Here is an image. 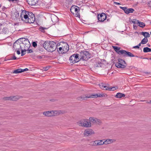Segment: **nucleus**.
<instances>
[{
	"label": "nucleus",
	"mask_w": 151,
	"mask_h": 151,
	"mask_svg": "<svg viewBox=\"0 0 151 151\" xmlns=\"http://www.w3.org/2000/svg\"><path fill=\"white\" fill-rule=\"evenodd\" d=\"M44 48L49 52H52L56 49V44L54 41H46L43 44Z\"/></svg>",
	"instance_id": "f257e3e1"
},
{
	"label": "nucleus",
	"mask_w": 151,
	"mask_h": 151,
	"mask_svg": "<svg viewBox=\"0 0 151 151\" xmlns=\"http://www.w3.org/2000/svg\"><path fill=\"white\" fill-rule=\"evenodd\" d=\"M80 57V60H87L90 58L91 54L88 51H81L78 54Z\"/></svg>",
	"instance_id": "f03ea898"
},
{
	"label": "nucleus",
	"mask_w": 151,
	"mask_h": 151,
	"mask_svg": "<svg viewBox=\"0 0 151 151\" xmlns=\"http://www.w3.org/2000/svg\"><path fill=\"white\" fill-rule=\"evenodd\" d=\"M19 41H20L21 42H22V44L23 45H24V49L27 50H28L29 49L30 45L29 40L28 39L24 38H20L16 41L14 44L16 45V44H17V45H18L17 42H19Z\"/></svg>",
	"instance_id": "7ed1b4c3"
},
{
	"label": "nucleus",
	"mask_w": 151,
	"mask_h": 151,
	"mask_svg": "<svg viewBox=\"0 0 151 151\" xmlns=\"http://www.w3.org/2000/svg\"><path fill=\"white\" fill-rule=\"evenodd\" d=\"M78 124L80 126L86 127H89L91 126V123L89 122V120L87 119L81 120L78 122Z\"/></svg>",
	"instance_id": "20e7f679"
},
{
	"label": "nucleus",
	"mask_w": 151,
	"mask_h": 151,
	"mask_svg": "<svg viewBox=\"0 0 151 151\" xmlns=\"http://www.w3.org/2000/svg\"><path fill=\"white\" fill-rule=\"evenodd\" d=\"M118 63L115 64V66L117 68L123 69L126 67L127 64L124 60L120 58L118 59Z\"/></svg>",
	"instance_id": "39448f33"
},
{
	"label": "nucleus",
	"mask_w": 151,
	"mask_h": 151,
	"mask_svg": "<svg viewBox=\"0 0 151 151\" xmlns=\"http://www.w3.org/2000/svg\"><path fill=\"white\" fill-rule=\"evenodd\" d=\"M78 54L73 55L69 58V60L70 63H75L79 61L80 60Z\"/></svg>",
	"instance_id": "423d86ee"
},
{
	"label": "nucleus",
	"mask_w": 151,
	"mask_h": 151,
	"mask_svg": "<svg viewBox=\"0 0 151 151\" xmlns=\"http://www.w3.org/2000/svg\"><path fill=\"white\" fill-rule=\"evenodd\" d=\"M27 15L28 17L26 18L27 19V23H33L35 21V15L33 14L31 12H29L27 14Z\"/></svg>",
	"instance_id": "0eeeda50"
},
{
	"label": "nucleus",
	"mask_w": 151,
	"mask_h": 151,
	"mask_svg": "<svg viewBox=\"0 0 151 151\" xmlns=\"http://www.w3.org/2000/svg\"><path fill=\"white\" fill-rule=\"evenodd\" d=\"M80 10L79 8L77 6H72L70 9V11L71 13L74 14V12H75V16L76 17H80V14L79 12Z\"/></svg>",
	"instance_id": "6e6552de"
},
{
	"label": "nucleus",
	"mask_w": 151,
	"mask_h": 151,
	"mask_svg": "<svg viewBox=\"0 0 151 151\" xmlns=\"http://www.w3.org/2000/svg\"><path fill=\"white\" fill-rule=\"evenodd\" d=\"M97 17L99 22H103L106 19L107 16L105 13L103 12L98 14Z\"/></svg>",
	"instance_id": "1a4fd4ad"
},
{
	"label": "nucleus",
	"mask_w": 151,
	"mask_h": 151,
	"mask_svg": "<svg viewBox=\"0 0 151 151\" xmlns=\"http://www.w3.org/2000/svg\"><path fill=\"white\" fill-rule=\"evenodd\" d=\"M106 61L104 60H101V61H98L94 64V67L95 68L104 67L105 66V63H104Z\"/></svg>",
	"instance_id": "9d476101"
},
{
	"label": "nucleus",
	"mask_w": 151,
	"mask_h": 151,
	"mask_svg": "<svg viewBox=\"0 0 151 151\" xmlns=\"http://www.w3.org/2000/svg\"><path fill=\"white\" fill-rule=\"evenodd\" d=\"M43 114L46 116H56L54 114V112L53 111H49L44 112L43 113Z\"/></svg>",
	"instance_id": "9b49d317"
},
{
	"label": "nucleus",
	"mask_w": 151,
	"mask_h": 151,
	"mask_svg": "<svg viewBox=\"0 0 151 151\" xmlns=\"http://www.w3.org/2000/svg\"><path fill=\"white\" fill-rule=\"evenodd\" d=\"M94 132L92 129H88L85 130L84 135L86 136H88L94 134Z\"/></svg>",
	"instance_id": "f8f14e48"
},
{
	"label": "nucleus",
	"mask_w": 151,
	"mask_h": 151,
	"mask_svg": "<svg viewBox=\"0 0 151 151\" xmlns=\"http://www.w3.org/2000/svg\"><path fill=\"white\" fill-rule=\"evenodd\" d=\"M90 97L89 95H83L77 97V99L78 100L83 101L86 100L87 98H89Z\"/></svg>",
	"instance_id": "ddd939ff"
},
{
	"label": "nucleus",
	"mask_w": 151,
	"mask_h": 151,
	"mask_svg": "<svg viewBox=\"0 0 151 151\" xmlns=\"http://www.w3.org/2000/svg\"><path fill=\"white\" fill-rule=\"evenodd\" d=\"M62 46L63 49V53H65L67 52L69 49V46L68 44L66 42H65Z\"/></svg>",
	"instance_id": "4468645a"
},
{
	"label": "nucleus",
	"mask_w": 151,
	"mask_h": 151,
	"mask_svg": "<svg viewBox=\"0 0 151 151\" xmlns=\"http://www.w3.org/2000/svg\"><path fill=\"white\" fill-rule=\"evenodd\" d=\"M28 3L31 6L35 5L37 2V0H26Z\"/></svg>",
	"instance_id": "2eb2a0df"
},
{
	"label": "nucleus",
	"mask_w": 151,
	"mask_h": 151,
	"mask_svg": "<svg viewBox=\"0 0 151 151\" xmlns=\"http://www.w3.org/2000/svg\"><path fill=\"white\" fill-rule=\"evenodd\" d=\"M28 13H29L28 12L24 10H22V12L20 14V19H21L22 18H23L25 16V15H27Z\"/></svg>",
	"instance_id": "dca6fc26"
},
{
	"label": "nucleus",
	"mask_w": 151,
	"mask_h": 151,
	"mask_svg": "<svg viewBox=\"0 0 151 151\" xmlns=\"http://www.w3.org/2000/svg\"><path fill=\"white\" fill-rule=\"evenodd\" d=\"M112 47L118 54L120 55L121 50H120V49H121L120 47L116 46H112Z\"/></svg>",
	"instance_id": "f3484780"
},
{
	"label": "nucleus",
	"mask_w": 151,
	"mask_h": 151,
	"mask_svg": "<svg viewBox=\"0 0 151 151\" xmlns=\"http://www.w3.org/2000/svg\"><path fill=\"white\" fill-rule=\"evenodd\" d=\"M6 100H11L12 101H17L19 99V97L18 96H14L12 97H9L6 98Z\"/></svg>",
	"instance_id": "a211bd4d"
},
{
	"label": "nucleus",
	"mask_w": 151,
	"mask_h": 151,
	"mask_svg": "<svg viewBox=\"0 0 151 151\" xmlns=\"http://www.w3.org/2000/svg\"><path fill=\"white\" fill-rule=\"evenodd\" d=\"M98 121L97 119L96 118L93 117H90L89 119V121L91 123L94 124L97 122V121Z\"/></svg>",
	"instance_id": "6ab92c4d"
},
{
	"label": "nucleus",
	"mask_w": 151,
	"mask_h": 151,
	"mask_svg": "<svg viewBox=\"0 0 151 151\" xmlns=\"http://www.w3.org/2000/svg\"><path fill=\"white\" fill-rule=\"evenodd\" d=\"M89 95L90 97V98H97L100 97V93L91 94Z\"/></svg>",
	"instance_id": "aec40b11"
},
{
	"label": "nucleus",
	"mask_w": 151,
	"mask_h": 151,
	"mask_svg": "<svg viewBox=\"0 0 151 151\" xmlns=\"http://www.w3.org/2000/svg\"><path fill=\"white\" fill-rule=\"evenodd\" d=\"M125 95L124 94L118 93L116 94L115 96V97L117 98H120L122 97H125Z\"/></svg>",
	"instance_id": "412c9836"
},
{
	"label": "nucleus",
	"mask_w": 151,
	"mask_h": 151,
	"mask_svg": "<svg viewBox=\"0 0 151 151\" xmlns=\"http://www.w3.org/2000/svg\"><path fill=\"white\" fill-rule=\"evenodd\" d=\"M14 15L15 17V19H14L17 20L18 19H20V18H19V13L18 11L15 12L14 13Z\"/></svg>",
	"instance_id": "4be33fe9"
},
{
	"label": "nucleus",
	"mask_w": 151,
	"mask_h": 151,
	"mask_svg": "<svg viewBox=\"0 0 151 151\" xmlns=\"http://www.w3.org/2000/svg\"><path fill=\"white\" fill-rule=\"evenodd\" d=\"M134 11V9L132 8L128 9L127 8L126 9V11L125 12V13L127 14H128L129 13H133Z\"/></svg>",
	"instance_id": "5701e85b"
},
{
	"label": "nucleus",
	"mask_w": 151,
	"mask_h": 151,
	"mask_svg": "<svg viewBox=\"0 0 151 151\" xmlns=\"http://www.w3.org/2000/svg\"><path fill=\"white\" fill-rule=\"evenodd\" d=\"M128 51L124 50H121L120 55H122L124 57L127 56Z\"/></svg>",
	"instance_id": "b1692460"
},
{
	"label": "nucleus",
	"mask_w": 151,
	"mask_h": 151,
	"mask_svg": "<svg viewBox=\"0 0 151 151\" xmlns=\"http://www.w3.org/2000/svg\"><path fill=\"white\" fill-rule=\"evenodd\" d=\"M141 34L143 35L145 38H147V37H150V34L149 33L146 32H141Z\"/></svg>",
	"instance_id": "393cba45"
},
{
	"label": "nucleus",
	"mask_w": 151,
	"mask_h": 151,
	"mask_svg": "<svg viewBox=\"0 0 151 151\" xmlns=\"http://www.w3.org/2000/svg\"><path fill=\"white\" fill-rule=\"evenodd\" d=\"M114 142V140L111 139H107L104 142V144H108L112 143Z\"/></svg>",
	"instance_id": "a878e982"
},
{
	"label": "nucleus",
	"mask_w": 151,
	"mask_h": 151,
	"mask_svg": "<svg viewBox=\"0 0 151 151\" xmlns=\"http://www.w3.org/2000/svg\"><path fill=\"white\" fill-rule=\"evenodd\" d=\"M20 47V48L22 49L21 50V56H23L26 54V52L27 51V50L26 49H24V50L22 49V47H21V46L20 45H19Z\"/></svg>",
	"instance_id": "bb28decb"
},
{
	"label": "nucleus",
	"mask_w": 151,
	"mask_h": 151,
	"mask_svg": "<svg viewBox=\"0 0 151 151\" xmlns=\"http://www.w3.org/2000/svg\"><path fill=\"white\" fill-rule=\"evenodd\" d=\"M137 24H139L138 25L139 26L142 28H143L145 25V23L140 22L139 21H137Z\"/></svg>",
	"instance_id": "cd10ccee"
},
{
	"label": "nucleus",
	"mask_w": 151,
	"mask_h": 151,
	"mask_svg": "<svg viewBox=\"0 0 151 151\" xmlns=\"http://www.w3.org/2000/svg\"><path fill=\"white\" fill-rule=\"evenodd\" d=\"M143 51L145 53L151 52V49L148 47H145L143 48Z\"/></svg>",
	"instance_id": "c85d7f7f"
},
{
	"label": "nucleus",
	"mask_w": 151,
	"mask_h": 151,
	"mask_svg": "<svg viewBox=\"0 0 151 151\" xmlns=\"http://www.w3.org/2000/svg\"><path fill=\"white\" fill-rule=\"evenodd\" d=\"M96 142H96L97 145H103L104 144V142L103 141V140H96Z\"/></svg>",
	"instance_id": "c756f323"
},
{
	"label": "nucleus",
	"mask_w": 151,
	"mask_h": 151,
	"mask_svg": "<svg viewBox=\"0 0 151 151\" xmlns=\"http://www.w3.org/2000/svg\"><path fill=\"white\" fill-rule=\"evenodd\" d=\"M22 73V69L21 68L18 69L14 71L13 73Z\"/></svg>",
	"instance_id": "7c9ffc66"
},
{
	"label": "nucleus",
	"mask_w": 151,
	"mask_h": 151,
	"mask_svg": "<svg viewBox=\"0 0 151 151\" xmlns=\"http://www.w3.org/2000/svg\"><path fill=\"white\" fill-rule=\"evenodd\" d=\"M65 42H60L59 43H57V42H55L56 44V49L57 48L58 49V47L59 46H62L64 44Z\"/></svg>",
	"instance_id": "2f4dec72"
},
{
	"label": "nucleus",
	"mask_w": 151,
	"mask_h": 151,
	"mask_svg": "<svg viewBox=\"0 0 151 151\" xmlns=\"http://www.w3.org/2000/svg\"><path fill=\"white\" fill-rule=\"evenodd\" d=\"M148 42V39L147 38H144L141 41V43L142 44H145Z\"/></svg>",
	"instance_id": "473e14b6"
},
{
	"label": "nucleus",
	"mask_w": 151,
	"mask_h": 151,
	"mask_svg": "<svg viewBox=\"0 0 151 151\" xmlns=\"http://www.w3.org/2000/svg\"><path fill=\"white\" fill-rule=\"evenodd\" d=\"M7 30L6 29L4 28L3 29H0V34H5L7 32Z\"/></svg>",
	"instance_id": "72a5a7b5"
},
{
	"label": "nucleus",
	"mask_w": 151,
	"mask_h": 151,
	"mask_svg": "<svg viewBox=\"0 0 151 151\" xmlns=\"http://www.w3.org/2000/svg\"><path fill=\"white\" fill-rule=\"evenodd\" d=\"M63 48L62 46L61 47H59L58 50V49H57V51L59 53H63Z\"/></svg>",
	"instance_id": "f704fd0d"
},
{
	"label": "nucleus",
	"mask_w": 151,
	"mask_h": 151,
	"mask_svg": "<svg viewBox=\"0 0 151 151\" xmlns=\"http://www.w3.org/2000/svg\"><path fill=\"white\" fill-rule=\"evenodd\" d=\"M54 114H59L64 113V112L61 111H54Z\"/></svg>",
	"instance_id": "c9c22d12"
},
{
	"label": "nucleus",
	"mask_w": 151,
	"mask_h": 151,
	"mask_svg": "<svg viewBox=\"0 0 151 151\" xmlns=\"http://www.w3.org/2000/svg\"><path fill=\"white\" fill-rule=\"evenodd\" d=\"M27 17H28L27 15H25V16L24 18V17L23 18H22V19H21V20L23 21V22H24L27 23V19H26V18Z\"/></svg>",
	"instance_id": "e433bc0d"
},
{
	"label": "nucleus",
	"mask_w": 151,
	"mask_h": 151,
	"mask_svg": "<svg viewBox=\"0 0 151 151\" xmlns=\"http://www.w3.org/2000/svg\"><path fill=\"white\" fill-rule=\"evenodd\" d=\"M11 2H12L15 4H18L19 2L18 0H7Z\"/></svg>",
	"instance_id": "4c0bfd02"
},
{
	"label": "nucleus",
	"mask_w": 151,
	"mask_h": 151,
	"mask_svg": "<svg viewBox=\"0 0 151 151\" xmlns=\"http://www.w3.org/2000/svg\"><path fill=\"white\" fill-rule=\"evenodd\" d=\"M127 56L129 57H134L135 55L132 54V53L128 51Z\"/></svg>",
	"instance_id": "58836bf2"
},
{
	"label": "nucleus",
	"mask_w": 151,
	"mask_h": 151,
	"mask_svg": "<svg viewBox=\"0 0 151 151\" xmlns=\"http://www.w3.org/2000/svg\"><path fill=\"white\" fill-rule=\"evenodd\" d=\"M117 87H113L111 88H109L108 89V90L111 91H114L116 89H117Z\"/></svg>",
	"instance_id": "ea45409f"
},
{
	"label": "nucleus",
	"mask_w": 151,
	"mask_h": 151,
	"mask_svg": "<svg viewBox=\"0 0 151 151\" xmlns=\"http://www.w3.org/2000/svg\"><path fill=\"white\" fill-rule=\"evenodd\" d=\"M96 142V140L93 141L91 142V145L92 146H97L96 142Z\"/></svg>",
	"instance_id": "a19ab883"
},
{
	"label": "nucleus",
	"mask_w": 151,
	"mask_h": 151,
	"mask_svg": "<svg viewBox=\"0 0 151 151\" xmlns=\"http://www.w3.org/2000/svg\"><path fill=\"white\" fill-rule=\"evenodd\" d=\"M102 88H105L104 90H108V89L109 88V87H107V86H104L103 85L102 86Z\"/></svg>",
	"instance_id": "79ce46f5"
},
{
	"label": "nucleus",
	"mask_w": 151,
	"mask_h": 151,
	"mask_svg": "<svg viewBox=\"0 0 151 151\" xmlns=\"http://www.w3.org/2000/svg\"><path fill=\"white\" fill-rule=\"evenodd\" d=\"M37 42H32V45L33 46L35 47L37 46Z\"/></svg>",
	"instance_id": "37998d69"
},
{
	"label": "nucleus",
	"mask_w": 151,
	"mask_h": 151,
	"mask_svg": "<svg viewBox=\"0 0 151 151\" xmlns=\"http://www.w3.org/2000/svg\"><path fill=\"white\" fill-rule=\"evenodd\" d=\"M120 8L124 10V12L125 13V12L126 11V9L127 8L126 7H122V6H120Z\"/></svg>",
	"instance_id": "c03bdc74"
},
{
	"label": "nucleus",
	"mask_w": 151,
	"mask_h": 151,
	"mask_svg": "<svg viewBox=\"0 0 151 151\" xmlns=\"http://www.w3.org/2000/svg\"><path fill=\"white\" fill-rule=\"evenodd\" d=\"M50 68L49 67H46L43 68V70L45 71L47 70Z\"/></svg>",
	"instance_id": "a18cd8bd"
},
{
	"label": "nucleus",
	"mask_w": 151,
	"mask_h": 151,
	"mask_svg": "<svg viewBox=\"0 0 151 151\" xmlns=\"http://www.w3.org/2000/svg\"><path fill=\"white\" fill-rule=\"evenodd\" d=\"M27 53L28 54L33 52V51L31 49L29 50L28 49V50H27Z\"/></svg>",
	"instance_id": "49530a36"
},
{
	"label": "nucleus",
	"mask_w": 151,
	"mask_h": 151,
	"mask_svg": "<svg viewBox=\"0 0 151 151\" xmlns=\"http://www.w3.org/2000/svg\"><path fill=\"white\" fill-rule=\"evenodd\" d=\"M138 20L136 19H134L132 21V22L134 24H136V22H137V21Z\"/></svg>",
	"instance_id": "de8ad7c7"
},
{
	"label": "nucleus",
	"mask_w": 151,
	"mask_h": 151,
	"mask_svg": "<svg viewBox=\"0 0 151 151\" xmlns=\"http://www.w3.org/2000/svg\"><path fill=\"white\" fill-rule=\"evenodd\" d=\"M17 59V58L15 57V55H14L12 57L10 60H16Z\"/></svg>",
	"instance_id": "09e8293b"
},
{
	"label": "nucleus",
	"mask_w": 151,
	"mask_h": 151,
	"mask_svg": "<svg viewBox=\"0 0 151 151\" xmlns=\"http://www.w3.org/2000/svg\"><path fill=\"white\" fill-rule=\"evenodd\" d=\"M43 56L38 55L37 56V58L38 59H42L43 58Z\"/></svg>",
	"instance_id": "8fccbe9b"
},
{
	"label": "nucleus",
	"mask_w": 151,
	"mask_h": 151,
	"mask_svg": "<svg viewBox=\"0 0 151 151\" xmlns=\"http://www.w3.org/2000/svg\"><path fill=\"white\" fill-rule=\"evenodd\" d=\"M47 28H45V27H40V29L42 31V30H44V29H46Z\"/></svg>",
	"instance_id": "3c124183"
},
{
	"label": "nucleus",
	"mask_w": 151,
	"mask_h": 151,
	"mask_svg": "<svg viewBox=\"0 0 151 151\" xmlns=\"http://www.w3.org/2000/svg\"><path fill=\"white\" fill-rule=\"evenodd\" d=\"M28 70V69L27 68H26L24 69H22V72H24V71H27Z\"/></svg>",
	"instance_id": "603ef678"
},
{
	"label": "nucleus",
	"mask_w": 151,
	"mask_h": 151,
	"mask_svg": "<svg viewBox=\"0 0 151 151\" xmlns=\"http://www.w3.org/2000/svg\"><path fill=\"white\" fill-rule=\"evenodd\" d=\"M139 47L137 45L136 46H134L133 47V48H135V49H139Z\"/></svg>",
	"instance_id": "864d4df0"
},
{
	"label": "nucleus",
	"mask_w": 151,
	"mask_h": 151,
	"mask_svg": "<svg viewBox=\"0 0 151 151\" xmlns=\"http://www.w3.org/2000/svg\"><path fill=\"white\" fill-rule=\"evenodd\" d=\"M114 3L115 4H116V5H117L120 4V3H118V2H114Z\"/></svg>",
	"instance_id": "5fc2aeb1"
},
{
	"label": "nucleus",
	"mask_w": 151,
	"mask_h": 151,
	"mask_svg": "<svg viewBox=\"0 0 151 151\" xmlns=\"http://www.w3.org/2000/svg\"><path fill=\"white\" fill-rule=\"evenodd\" d=\"M17 53L18 54V55H19L20 54V52L19 50H18L17 51Z\"/></svg>",
	"instance_id": "6e6d98bb"
},
{
	"label": "nucleus",
	"mask_w": 151,
	"mask_h": 151,
	"mask_svg": "<svg viewBox=\"0 0 151 151\" xmlns=\"http://www.w3.org/2000/svg\"><path fill=\"white\" fill-rule=\"evenodd\" d=\"M134 28L135 29H136L137 28V26L135 25H133Z\"/></svg>",
	"instance_id": "4d7b16f0"
},
{
	"label": "nucleus",
	"mask_w": 151,
	"mask_h": 151,
	"mask_svg": "<svg viewBox=\"0 0 151 151\" xmlns=\"http://www.w3.org/2000/svg\"><path fill=\"white\" fill-rule=\"evenodd\" d=\"M149 6L151 7V1L149 3Z\"/></svg>",
	"instance_id": "13d9d810"
},
{
	"label": "nucleus",
	"mask_w": 151,
	"mask_h": 151,
	"mask_svg": "<svg viewBox=\"0 0 151 151\" xmlns=\"http://www.w3.org/2000/svg\"><path fill=\"white\" fill-rule=\"evenodd\" d=\"M147 103L148 104H151V100H150V101H147Z\"/></svg>",
	"instance_id": "bf43d9fd"
},
{
	"label": "nucleus",
	"mask_w": 151,
	"mask_h": 151,
	"mask_svg": "<svg viewBox=\"0 0 151 151\" xmlns=\"http://www.w3.org/2000/svg\"><path fill=\"white\" fill-rule=\"evenodd\" d=\"M141 44H142V43H141L140 42L137 45L139 47L140 46Z\"/></svg>",
	"instance_id": "052dcab7"
},
{
	"label": "nucleus",
	"mask_w": 151,
	"mask_h": 151,
	"mask_svg": "<svg viewBox=\"0 0 151 151\" xmlns=\"http://www.w3.org/2000/svg\"><path fill=\"white\" fill-rule=\"evenodd\" d=\"M104 94H100V97H104Z\"/></svg>",
	"instance_id": "680f3d73"
},
{
	"label": "nucleus",
	"mask_w": 151,
	"mask_h": 151,
	"mask_svg": "<svg viewBox=\"0 0 151 151\" xmlns=\"http://www.w3.org/2000/svg\"><path fill=\"white\" fill-rule=\"evenodd\" d=\"M134 57H137V58H139V57L138 56H137V55H136V56L135 55Z\"/></svg>",
	"instance_id": "e2e57ef3"
},
{
	"label": "nucleus",
	"mask_w": 151,
	"mask_h": 151,
	"mask_svg": "<svg viewBox=\"0 0 151 151\" xmlns=\"http://www.w3.org/2000/svg\"><path fill=\"white\" fill-rule=\"evenodd\" d=\"M148 47H150V45L149 44H147Z\"/></svg>",
	"instance_id": "0e129e2a"
},
{
	"label": "nucleus",
	"mask_w": 151,
	"mask_h": 151,
	"mask_svg": "<svg viewBox=\"0 0 151 151\" xmlns=\"http://www.w3.org/2000/svg\"><path fill=\"white\" fill-rule=\"evenodd\" d=\"M6 7H4V8H3V9H6Z\"/></svg>",
	"instance_id": "69168bd1"
},
{
	"label": "nucleus",
	"mask_w": 151,
	"mask_h": 151,
	"mask_svg": "<svg viewBox=\"0 0 151 151\" xmlns=\"http://www.w3.org/2000/svg\"><path fill=\"white\" fill-rule=\"evenodd\" d=\"M144 59H147V58H145Z\"/></svg>",
	"instance_id": "338daca9"
},
{
	"label": "nucleus",
	"mask_w": 151,
	"mask_h": 151,
	"mask_svg": "<svg viewBox=\"0 0 151 151\" xmlns=\"http://www.w3.org/2000/svg\"><path fill=\"white\" fill-rule=\"evenodd\" d=\"M1 4H0V8L1 7Z\"/></svg>",
	"instance_id": "774afa93"
}]
</instances>
